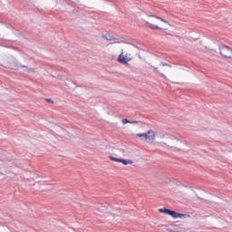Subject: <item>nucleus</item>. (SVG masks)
I'll use <instances>...</instances> for the list:
<instances>
[{
    "mask_svg": "<svg viewBox=\"0 0 232 232\" xmlns=\"http://www.w3.org/2000/svg\"><path fill=\"white\" fill-rule=\"evenodd\" d=\"M219 53L224 57L225 59H230L232 60V48L226 45V44H221L219 45Z\"/></svg>",
    "mask_w": 232,
    "mask_h": 232,
    "instance_id": "f257e3e1",
    "label": "nucleus"
},
{
    "mask_svg": "<svg viewBox=\"0 0 232 232\" xmlns=\"http://www.w3.org/2000/svg\"><path fill=\"white\" fill-rule=\"evenodd\" d=\"M137 137H140V139H145L147 142H151L155 140V131L153 130H149L147 133H139L136 135Z\"/></svg>",
    "mask_w": 232,
    "mask_h": 232,
    "instance_id": "f03ea898",
    "label": "nucleus"
},
{
    "mask_svg": "<svg viewBox=\"0 0 232 232\" xmlns=\"http://www.w3.org/2000/svg\"><path fill=\"white\" fill-rule=\"evenodd\" d=\"M166 215H169V217H172V218H186V217L189 218V215L188 214L179 213L169 208H168Z\"/></svg>",
    "mask_w": 232,
    "mask_h": 232,
    "instance_id": "7ed1b4c3",
    "label": "nucleus"
},
{
    "mask_svg": "<svg viewBox=\"0 0 232 232\" xmlns=\"http://www.w3.org/2000/svg\"><path fill=\"white\" fill-rule=\"evenodd\" d=\"M150 68L152 69L153 73H156L157 75H160V77H162V79H166V74L160 72V70H159V67H155L153 65H150Z\"/></svg>",
    "mask_w": 232,
    "mask_h": 232,
    "instance_id": "20e7f679",
    "label": "nucleus"
},
{
    "mask_svg": "<svg viewBox=\"0 0 232 232\" xmlns=\"http://www.w3.org/2000/svg\"><path fill=\"white\" fill-rule=\"evenodd\" d=\"M146 26L147 28H150V30H162V27L150 24V22H146Z\"/></svg>",
    "mask_w": 232,
    "mask_h": 232,
    "instance_id": "39448f33",
    "label": "nucleus"
},
{
    "mask_svg": "<svg viewBox=\"0 0 232 232\" xmlns=\"http://www.w3.org/2000/svg\"><path fill=\"white\" fill-rule=\"evenodd\" d=\"M119 63H121V64H128V58H125L124 56H119L118 58Z\"/></svg>",
    "mask_w": 232,
    "mask_h": 232,
    "instance_id": "423d86ee",
    "label": "nucleus"
},
{
    "mask_svg": "<svg viewBox=\"0 0 232 232\" xmlns=\"http://www.w3.org/2000/svg\"><path fill=\"white\" fill-rule=\"evenodd\" d=\"M102 39H105L106 41H117V38H115L113 35L106 36L102 34Z\"/></svg>",
    "mask_w": 232,
    "mask_h": 232,
    "instance_id": "0eeeda50",
    "label": "nucleus"
},
{
    "mask_svg": "<svg viewBox=\"0 0 232 232\" xmlns=\"http://www.w3.org/2000/svg\"><path fill=\"white\" fill-rule=\"evenodd\" d=\"M121 164H124V166H128V164H133V160H121Z\"/></svg>",
    "mask_w": 232,
    "mask_h": 232,
    "instance_id": "6e6552de",
    "label": "nucleus"
},
{
    "mask_svg": "<svg viewBox=\"0 0 232 232\" xmlns=\"http://www.w3.org/2000/svg\"><path fill=\"white\" fill-rule=\"evenodd\" d=\"M147 15H148V17H155L156 19H160V21H162L163 23H168V21H166L165 19H163L160 16H157L155 14H147Z\"/></svg>",
    "mask_w": 232,
    "mask_h": 232,
    "instance_id": "1a4fd4ad",
    "label": "nucleus"
},
{
    "mask_svg": "<svg viewBox=\"0 0 232 232\" xmlns=\"http://www.w3.org/2000/svg\"><path fill=\"white\" fill-rule=\"evenodd\" d=\"M109 159L111 160H112L113 162H121V159H119V158H115L113 156H110Z\"/></svg>",
    "mask_w": 232,
    "mask_h": 232,
    "instance_id": "9d476101",
    "label": "nucleus"
},
{
    "mask_svg": "<svg viewBox=\"0 0 232 232\" xmlns=\"http://www.w3.org/2000/svg\"><path fill=\"white\" fill-rule=\"evenodd\" d=\"M159 211H160V213H165V215H166V213H168V208H160Z\"/></svg>",
    "mask_w": 232,
    "mask_h": 232,
    "instance_id": "9b49d317",
    "label": "nucleus"
},
{
    "mask_svg": "<svg viewBox=\"0 0 232 232\" xmlns=\"http://www.w3.org/2000/svg\"><path fill=\"white\" fill-rule=\"evenodd\" d=\"M130 120H128L126 118L122 119V124H130Z\"/></svg>",
    "mask_w": 232,
    "mask_h": 232,
    "instance_id": "f8f14e48",
    "label": "nucleus"
},
{
    "mask_svg": "<svg viewBox=\"0 0 232 232\" xmlns=\"http://www.w3.org/2000/svg\"><path fill=\"white\" fill-rule=\"evenodd\" d=\"M160 66H168L169 68H171V64L166 63L164 62L160 63Z\"/></svg>",
    "mask_w": 232,
    "mask_h": 232,
    "instance_id": "ddd939ff",
    "label": "nucleus"
},
{
    "mask_svg": "<svg viewBox=\"0 0 232 232\" xmlns=\"http://www.w3.org/2000/svg\"><path fill=\"white\" fill-rule=\"evenodd\" d=\"M46 102H50V104H53V100L50 99V98H47L45 99Z\"/></svg>",
    "mask_w": 232,
    "mask_h": 232,
    "instance_id": "4468645a",
    "label": "nucleus"
},
{
    "mask_svg": "<svg viewBox=\"0 0 232 232\" xmlns=\"http://www.w3.org/2000/svg\"><path fill=\"white\" fill-rule=\"evenodd\" d=\"M130 124H139V121H130Z\"/></svg>",
    "mask_w": 232,
    "mask_h": 232,
    "instance_id": "2eb2a0df",
    "label": "nucleus"
},
{
    "mask_svg": "<svg viewBox=\"0 0 232 232\" xmlns=\"http://www.w3.org/2000/svg\"><path fill=\"white\" fill-rule=\"evenodd\" d=\"M21 68H27L25 65H20Z\"/></svg>",
    "mask_w": 232,
    "mask_h": 232,
    "instance_id": "dca6fc26",
    "label": "nucleus"
},
{
    "mask_svg": "<svg viewBox=\"0 0 232 232\" xmlns=\"http://www.w3.org/2000/svg\"><path fill=\"white\" fill-rule=\"evenodd\" d=\"M200 200H204V202H208V200L204 199V198H200Z\"/></svg>",
    "mask_w": 232,
    "mask_h": 232,
    "instance_id": "f3484780",
    "label": "nucleus"
}]
</instances>
